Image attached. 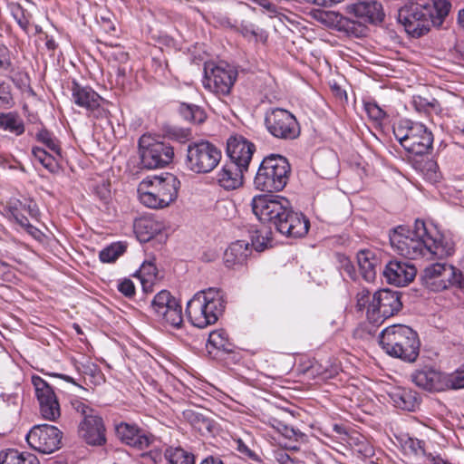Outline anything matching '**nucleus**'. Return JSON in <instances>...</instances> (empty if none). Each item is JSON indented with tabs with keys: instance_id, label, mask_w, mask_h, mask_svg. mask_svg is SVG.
Segmentation results:
<instances>
[{
	"instance_id": "obj_1",
	"label": "nucleus",
	"mask_w": 464,
	"mask_h": 464,
	"mask_svg": "<svg viewBox=\"0 0 464 464\" xmlns=\"http://www.w3.org/2000/svg\"><path fill=\"white\" fill-rule=\"evenodd\" d=\"M390 242L397 253L410 259L443 258L454 253V243L440 235L434 237L423 220L417 219L412 229L399 226L390 234Z\"/></svg>"
},
{
	"instance_id": "obj_2",
	"label": "nucleus",
	"mask_w": 464,
	"mask_h": 464,
	"mask_svg": "<svg viewBox=\"0 0 464 464\" xmlns=\"http://www.w3.org/2000/svg\"><path fill=\"white\" fill-rule=\"evenodd\" d=\"M252 211L264 224L274 227L288 237H303L309 230L310 222L302 214L293 210L285 198L257 195L251 201Z\"/></svg>"
},
{
	"instance_id": "obj_3",
	"label": "nucleus",
	"mask_w": 464,
	"mask_h": 464,
	"mask_svg": "<svg viewBox=\"0 0 464 464\" xmlns=\"http://www.w3.org/2000/svg\"><path fill=\"white\" fill-rule=\"evenodd\" d=\"M223 292L210 287L194 295L188 302L186 313L190 323L198 328H205L216 324L226 307Z\"/></svg>"
},
{
	"instance_id": "obj_4",
	"label": "nucleus",
	"mask_w": 464,
	"mask_h": 464,
	"mask_svg": "<svg viewBox=\"0 0 464 464\" xmlns=\"http://www.w3.org/2000/svg\"><path fill=\"white\" fill-rule=\"evenodd\" d=\"M380 344L385 353L403 361L414 362L420 352L417 333L404 324H393L383 329L379 336Z\"/></svg>"
},
{
	"instance_id": "obj_5",
	"label": "nucleus",
	"mask_w": 464,
	"mask_h": 464,
	"mask_svg": "<svg viewBox=\"0 0 464 464\" xmlns=\"http://www.w3.org/2000/svg\"><path fill=\"white\" fill-rule=\"evenodd\" d=\"M180 182L172 173L143 180L138 188L140 201L150 208H164L178 197Z\"/></svg>"
},
{
	"instance_id": "obj_6",
	"label": "nucleus",
	"mask_w": 464,
	"mask_h": 464,
	"mask_svg": "<svg viewBox=\"0 0 464 464\" xmlns=\"http://www.w3.org/2000/svg\"><path fill=\"white\" fill-rule=\"evenodd\" d=\"M291 165L279 154H270L263 159L254 179L256 189L273 193L283 190L290 177Z\"/></svg>"
},
{
	"instance_id": "obj_7",
	"label": "nucleus",
	"mask_w": 464,
	"mask_h": 464,
	"mask_svg": "<svg viewBox=\"0 0 464 464\" xmlns=\"http://www.w3.org/2000/svg\"><path fill=\"white\" fill-rule=\"evenodd\" d=\"M393 133L403 149L411 154L424 155L432 149L433 134L420 122L407 121L394 128Z\"/></svg>"
},
{
	"instance_id": "obj_8",
	"label": "nucleus",
	"mask_w": 464,
	"mask_h": 464,
	"mask_svg": "<svg viewBox=\"0 0 464 464\" xmlns=\"http://www.w3.org/2000/svg\"><path fill=\"white\" fill-rule=\"evenodd\" d=\"M222 158L221 150L208 140L194 141L188 145L186 166L197 174L211 172Z\"/></svg>"
},
{
	"instance_id": "obj_9",
	"label": "nucleus",
	"mask_w": 464,
	"mask_h": 464,
	"mask_svg": "<svg viewBox=\"0 0 464 464\" xmlns=\"http://www.w3.org/2000/svg\"><path fill=\"white\" fill-rule=\"evenodd\" d=\"M422 285L430 291L440 292L450 286L464 288L462 274L453 266L436 263L427 266L421 276Z\"/></svg>"
},
{
	"instance_id": "obj_10",
	"label": "nucleus",
	"mask_w": 464,
	"mask_h": 464,
	"mask_svg": "<svg viewBox=\"0 0 464 464\" xmlns=\"http://www.w3.org/2000/svg\"><path fill=\"white\" fill-rule=\"evenodd\" d=\"M139 152L142 167L149 169L163 168L174 158L172 146L147 134L139 140Z\"/></svg>"
},
{
	"instance_id": "obj_11",
	"label": "nucleus",
	"mask_w": 464,
	"mask_h": 464,
	"mask_svg": "<svg viewBox=\"0 0 464 464\" xmlns=\"http://www.w3.org/2000/svg\"><path fill=\"white\" fill-rule=\"evenodd\" d=\"M430 10L424 4H411L399 9L397 19L409 35L418 38L426 34L432 23H436Z\"/></svg>"
},
{
	"instance_id": "obj_12",
	"label": "nucleus",
	"mask_w": 464,
	"mask_h": 464,
	"mask_svg": "<svg viewBox=\"0 0 464 464\" xmlns=\"http://www.w3.org/2000/svg\"><path fill=\"white\" fill-rule=\"evenodd\" d=\"M265 126L276 139L292 140L300 135V126L295 116L282 108H272L265 113Z\"/></svg>"
},
{
	"instance_id": "obj_13",
	"label": "nucleus",
	"mask_w": 464,
	"mask_h": 464,
	"mask_svg": "<svg viewBox=\"0 0 464 464\" xmlns=\"http://www.w3.org/2000/svg\"><path fill=\"white\" fill-rule=\"evenodd\" d=\"M237 72L225 63H206L204 68L203 86L217 96H227L237 80Z\"/></svg>"
},
{
	"instance_id": "obj_14",
	"label": "nucleus",
	"mask_w": 464,
	"mask_h": 464,
	"mask_svg": "<svg viewBox=\"0 0 464 464\" xmlns=\"http://www.w3.org/2000/svg\"><path fill=\"white\" fill-rule=\"evenodd\" d=\"M401 298V295L398 291L381 289L375 292L367 310V317L378 322L393 316L402 308Z\"/></svg>"
},
{
	"instance_id": "obj_15",
	"label": "nucleus",
	"mask_w": 464,
	"mask_h": 464,
	"mask_svg": "<svg viewBox=\"0 0 464 464\" xmlns=\"http://www.w3.org/2000/svg\"><path fill=\"white\" fill-rule=\"evenodd\" d=\"M63 432L55 426H34L26 435L28 445L43 454H51L61 448Z\"/></svg>"
},
{
	"instance_id": "obj_16",
	"label": "nucleus",
	"mask_w": 464,
	"mask_h": 464,
	"mask_svg": "<svg viewBox=\"0 0 464 464\" xmlns=\"http://www.w3.org/2000/svg\"><path fill=\"white\" fill-rule=\"evenodd\" d=\"M32 383L42 417L47 420H56L61 416V408L53 389L45 380L37 375L32 377Z\"/></svg>"
},
{
	"instance_id": "obj_17",
	"label": "nucleus",
	"mask_w": 464,
	"mask_h": 464,
	"mask_svg": "<svg viewBox=\"0 0 464 464\" xmlns=\"http://www.w3.org/2000/svg\"><path fill=\"white\" fill-rule=\"evenodd\" d=\"M71 92L72 101L77 106L85 109L89 114L95 118L106 115V111L102 107L103 99L92 88L72 81Z\"/></svg>"
},
{
	"instance_id": "obj_18",
	"label": "nucleus",
	"mask_w": 464,
	"mask_h": 464,
	"mask_svg": "<svg viewBox=\"0 0 464 464\" xmlns=\"http://www.w3.org/2000/svg\"><path fill=\"white\" fill-rule=\"evenodd\" d=\"M117 438L124 444L139 450H146L154 441V436L137 424L121 422L115 426Z\"/></svg>"
},
{
	"instance_id": "obj_19",
	"label": "nucleus",
	"mask_w": 464,
	"mask_h": 464,
	"mask_svg": "<svg viewBox=\"0 0 464 464\" xmlns=\"http://www.w3.org/2000/svg\"><path fill=\"white\" fill-rule=\"evenodd\" d=\"M255 150V144L242 135L231 136L227 141L229 162L240 166L243 169H248Z\"/></svg>"
},
{
	"instance_id": "obj_20",
	"label": "nucleus",
	"mask_w": 464,
	"mask_h": 464,
	"mask_svg": "<svg viewBox=\"0 0 464 464\" xmlns=\"http://www.w3.org/2000/svg\"><path fill=\"white\" fill-rule=\"evenodd\" d=\"M346 14L363 23L377 24L383 21L385 14L382 5L377 0H361L345 6Z\"/></svg>"
},
{
	"instance_id": "obj_21",
	"label": "nucleus",
	"mask_w": 464,
	"mask_h": 464,
	"mask_svg": "<svg viewBox=\"0 0 464 464\" xmlns=\"http://www.w3.org/2000/svg\"><path fill=\"white\" fill-rule=\"evenodd\" d=\"M318 21L328 27L355 37L363 35L365 31V27L361 23L334 11L321 12Z\"/></svg>"
},
{
	"instance_id": "obj_22",
	"label": "nucleus",
	"mask_w": 464,
	"mask_h": 464,
	"mask_svg": "<svg viewBox=\"0 0 464 464\" xmlns=\"http://www.w3.org/2000/svg\"><path fill=\"white\" fill-rule=\"evenodd\" d=\"M411 381L420 388L429 392H441L448 389L446 374L432 366H423L411 375Z\"/></svg>"
},
{
	"instance_id": "obj_23",
	"label": "nucleus",
	"mask_w": 464,
	"mask_h": 464,
	"mask_svg": "<svg viewBox=\"0 0 464 464\" xmlns=\"http://www.w3.org/2000/svg\"><path fill=\"white\" fill-rule=\"evenodd\" d=\"M382 274L388 284L405 286L415 278L417 269L409 262L391 260L386 264Z\"/></svg>"
},
{
	"instance_id": "obj_24",
	"label": "nucleus",
	"mask_w": 464,
	"mask_h": 464,
	"mask_svg": "<svg viewBox=\"0 0 464 464\" xmlns=\"http://www.w3.org/2000/svg\"><path fill=\"white\" fill-rule=\"evenodd\" d=\"M105 431L103 420L97 413L83 419L79 425L81 438L92 446H102L106 443Z\"/></svg>"
},
{
	"instance_id": "obj_25",
	"label": "nucleus",
	"mask_w": 464,
	"mask_h": 464,
	"mask_svg": "<svg viewBox=\"0 0 464 464\" xmlns=\"http://www.w3.org/2000/svg\"><path fill=\"white\" fill-rule=\"evenodd\" d=\"M357 263L362 277L366 282H373L377 270L382 269V262L375 251L362 249L357 253Z\"/></svg>"
},
{
	"instance_id": "obj_26",
	"label": "nucleus",
	"mask_w": 464,
	"mask_h": 464,
	"mask_svg": "<svg viewBox=\"0 0 464 464\" xmlns=\"http://www.w3.org/2000/svg\"><path fill=\"white\" fill-rule=\"evenodd\" d=\"M233 447L238 452L239 457L249 464H262L263 459L253 437L249 433L243 436H236L232 439Z\"/></svg>"
},
{
	"instance_id": "obj_27",
	"label": "nucleus",
	"mask_w": 464,
	"mask_h": 464,
	"mask_svg": "<svg viewBox=\"0 0 464 464\" xmlns=\"http://www.w3.org/2000/svg\"><path fill=\"white\" fill-rule=\"evenodd\" d=\"M240 166L232 162L226 163L217 175V180L220 187L227 190L238 188L243 185L244 172Z\"/></svg>"
},
{
	"instance_id": "obj_28",
	"label": "nucleus",
	"mask_w": 464,
	"mask_h": 464,
	"mask_svg": "<svg viewBox=\"0 0 464 464\" xmlns=\"http://www.w3.org/2000/svg\"><path fill=\"white\" fill-rule=\"evenodd\" d=\"M388 395L396 408L403 411H414L420 404L419 394L411 389L394 387Z\"/></svg>"
},
{
	"instance_id": "obj_29",
	"label": "nucleus",
	"mask_w": 464,
	"mask_h": 464,
	"mask_svg": "<svg viewBox=\"0 0 464 464\" xmlns=\"http://www.w3.org/2000/svg\"><path fill=\"white\" fill-rule=\"evenodd\" d=\"M7 211L21 227L29 221L26 214L32 218L38 215L37 206L32 200L12 199L8 202Z\"/></svg>"
},
{
	"instance_id": "obj_30",
	"label": "nucleus",
	"mask_w": 464,
	"mask_h": 464,
	"mask_svg": "<svg viewBox=\"0 0 464 464\" xmlns=\"http://www.w3.org/2000/svg\"><path fill=\"white\" fill-rule=\"evenodd\" d=\"M252 248L249 244L244 240H237L229 245L224 253V263L227 267H235L243 265L249 255Z\"/></svg>"
},
{
	"instance_id": "obj_31",
	"label": "nucleus",
	"mask_w": 464,
	"mask_h": 464,
	"mask_svg": "<svg viewBox=\"0 0 464 464\" xmlns=\"http://www.w3.org/2000/svg\"><path fill=\"white\" fill-rule=\"evenodd\" d=\"M162 225L150 217H140L133 223L134 232L140 242H148L160 233Z\"/></svg>"
},
{
	"instance_id": "obj_32",
	"label": "nucleus",
	"mask_w": 464,
	"mask_h": 464,
	"mask_svg": "<svg viewBox=\"0 0 464 464\" xmlns=\"http://www.w3.org/2000/svg\"><path fill=\"white\" fill-rule=\"evenodd\" d=\"M206 347L209 353H212L213 350L225 353H231L235 350V345L229 341L227 333L223 330L211 332Z\"/></svg>"
},
{
	"instance_id": "obj_33",
	"label": "nucleus",
	"mask_w": 464,
	"mask_h": 464,
	"mask_svg": "<svg viewBox=\"0 0 464 464\" xmlns=\"http://www.w3.org/2000/svg\"><path fill=\"white\" fill-rule=\"evenodd\" d=\"M0 464H40L38 458L29 452L8 450L0 453Z\"/></svg>"
},
{
	"instance_id": "obj_34",
	"label": "nucleus",
	"mask_w": 464,
	"mask_h": 464,
	"mask_svg": "<svg viewBox=\"0 0 464 464\" xmlns=\"http://www.w3.org/2000/svg\"><path fill=\"white\" fill-rule=\"evenodd\" d=\"M157 319L164 325H169L174 328H179L182 324V311L181 306L178 302H172L170 306L167 307L162 314H159Z\"/></svg>"
},
{
	"instance_id": "obj_35",
	"label": "nucleus",
	"mask_w": 464,
	"mask_h": 464,
	"mask_svg": "<svg viewBox=\"0 0 464 464\" xmlns=\"http://www.w3.org/2000/svg\"><path fill=\"white\" fill-rule=\"evenodd\" d=\"M32 154L47 170L55 173L59 169V160L62 158L56 154H50L45 150L40 147H34Z\"/></svg>"
},
{
	"instance_id": "obj_36",
	"label": "nucleus",
	"mask_w": 464,
	"mask_h": 464,
	"mask_svg": "<svg viewBox=\"0 0 464 464\" xmlns=\"http://www.w3.org/2000/svg\"><path fill=\"white\" fill-rule=\"evenodd\" d=\"M164 456L169 464H195L194 455L180 447L168 448Z\"/></svg>"
},
{
	"instance_id": "obj_37",
	"label": "nucleus",
	"mask_w": 464,
	"mask_h": 464,
	"mask_svg": "<svg viewBox=\"0 0 464 464\" xmlns=\"http://www.w3.org/2000/svg\"><path fill=\"white\" fill-rule=\"evenodd\" d=\"M0 128L17 136L24 132V124L22 119L14 113H2L0 115Z\"/></svg>"
},
{
	"instance_id": "obj_38",
	"label": "nucleus",
	"mask_w": 464,
	"mask_h": 464,
	"mask_svg": "<svg viewBox=\"0 0 464 464\" xmlns=\"http://www.w3.org/2000/svg\"><path fill=\"white\" fill-rule=\"evenodd\" d=\"M127 249V245L123 242H115L102 249L99 253V258L102 263H113Z\"/></svg>"
},
{
	"instance_id": "obj_39",
	"label": "nucleus",
	"mask_w": 464,
	"mask_h": 464,
	"mask_svg": "<svg viewBox=\"0 0 464 464\" xmlns=\"http://www.w3.org/2000/svg\"><path fill=\"white\" fill-rule=\"evenodd\" d=\"M424 5L430 7V13L433 14L432 20H436V23H432V24L438 26L442 24L451 8V4L448 0H433L432 4H424Z\"/></svg>"
},
{
	"instance_id": "obj_40",
	"label": "nucleus",
	"mask_w": 464,
	"mask_h": 464,
	"mask_svg": "<svg viewBox=\"0 0 464 464\" xmlns=\"http://www.w3.org/2000/svg\"><path fill=\"white\" fill-rule=\"evenodd\" d=\"M179 112L186 121L195 124H200L206 120L204 110L194 104L182 103L179 106Z\"/></svg>"
},
{
	"instance_id": "obj_41",
	"label": "nucleus",
	"mask_w": 464,
	"mask_h": 464,
	"mask_svg": "<svg viewBox=\"0 0 464 464\" xmlns=\"http://www.w3.org/2000/svg\"><path fill=\"white\" fill-rule=\"evenodd\" d=\"M185 416L191 425L199 432H209L212 430V421L203 414L193 411H187Z\"/></svg>"
},
{
	"instance_id": "obj_42",
	"label": "nucleus",
	"mask_w": 464,
	"mask_h": 464,
	"mask_svg": "<svg viewBox=\"0 0 464 464\" xmlns=\"http://www.w3.org/2000/svg\"><path fill=\"white\" fill-rule=\"evenodd\" d=\"M172 302H177V300L169 291L162 290L158 293L151 302V308L154 311L155 315L157 316L159 314H162V311L170 306Z\"/></svg>"
},
{
	"instance_id": "obj_43",
	"label": "nucleus",
	"mask_w": 464,
	"mask_h": 464,
	"mask_svg": "<svg viewBox=\"0 0 464 464\" xmlns=\"http://www.w3.org/2000/svg\"><path fill=\"white\" fill-rule=\"evenodd\" d=\"M36 140L44 144L53 153L61 157V147L59 140L46 129H42L36 134Z\"/></svg>"
},
{
	"instance_id": "obj_44",
	"label": "nucleus",
	"mask_w": 464,
	"mask_h": 464,
	"mask_svg": "<svg viewBox=\"0 0 464 464\" xmlns=\"http://www.w3.org/2000/svg\"><path fill=\"white\" fill-rule=\"evenodd\" d=\"M353 452L362 459H369L374 455V449L364 438H352Z\"/></svg>"
},
{
	"instance_id": "obj_45",
	"label": "nucleus",
	"mask_w": 464,
	"mask_h": 464,
	"mask_svg": "<svg viewBox=\"0 0 464 464\" xmlns=\"http://www.w3.org/2000/svg\"><path fill=\"white\" fill-rule=\"evenodd\" d=\"M425 442L416 438H407L402 443V448L405 452L412 454L414 456H426Z\"/></svg>"
},
{
	"instance_id": "obj_46",
	"label": "nucleus",
	"mask_w": 464,
	"mask_h": 464,
	"mask_svg": "<svg viewBox=\"0 0 464 464\" xmlns=\"http://www.w3.org/2000/svg\"><path fill=\"white\" fill-rule=\"evenodd\" d=\"M411 103L416 111L425 113L435 110L438 106V102L436 99L432 98L431 100H429L420 95L413 96Z\"/></svg>"
},
{
	"instance_id": "obj_47",
	"label": "nucleus",
	"mask_w": 464,
	"mask_h": 464,
	"mask_svg": "<svg viewBox=\"0 0 464 464\" xmlns=\"http://www.w3.org/2000/svg\"><path fill=\"white\" fill-rule=\"evenodd\" d=\"M448 389L464 388V366L450 375L446 374Z\"/></svg>"
},
{
	"instance_id": "obj_48",
	"label": "nucleus",
	"mask_w": 464,
	"mask_h": 464,
	"mask_svg": "<svg viewBox=\"0 0 464 464\" xmlns=\"http://www.w3.org/2000/svg\"><path fill=\"white\" fill-rule=\"evenodd\" d=\"M365 110L368 116L378 122L382 121L386 117V112L375 102L365 103Z\"/></svg>"
},
{
	"instance_id": "obj_49",
	"label": "nucleus",
	"mask_w": 464,
	"mask_h": 464,
	"mask_svg": "<svg viewBox=\"0 0 464 464\" xmlns=\"http://www.w3.org/2000/svg\"><path fill=\"white\" fill-rule=\"evenodd\" d=\"M337 256L340 263V268L343 271V273H345L350 278L353 280L357 278L355 267L351 262V260L343 255L338 254Z\"/></svg>"
},
{
	"instance_id": "obj_50",
	"label": "nucleus",
	"mask_w": 464,
	"mask_h": 464,
	"mask_svg": "<svg viewBox=\"0 0 464 464\" xmlns=\"http://www.w3.org/2000/svg\"><path fill=\"white\" fill-rule=\"evenodd\" d=\"M12 14L19 26L24 30L27 31L29 26V19L26 17L24 14V10L21 7V5H16L12 8Z\"/></svg>"
},
{
	"instance_id": "obj_51",
	"label": "nucleus",
	"mask_w": 464,
	"mask_h": 464,
	"mask_svg": "<svg viewBox=\"0 0 464 464\" xmlns=\"http://www.w3.org/2000/svg\"><path fill=\"white\" fill-rule=\"evenodd\" d=\"M168 136L171 140L183 143L189 140L191 132L188 129L171 128L168 130Z\"/></svg>"
},
{
	"instance_id": "obj_52",
	"label": "nucleus",
	"mask_w": 464,
	"mask_h": 464,
	"mask_svg": "<svg viewBox=\"0 0 464 464\" xmlns=\"http://www.w3.org/2000/svg\"><path fill=\"white\" fill-rule=\"evenodd\" d=\"M72 409L80 413L83 419H87L90 415H95L96 411L91 408L89 405H87L85 402L75 399L71 401Z\"/></svg>"
},
{
	"instance_id": "obj_53",
	"label": "nucleus",
	"mask_w": 464,
	"mask_h": 464,
	"mask_svg": "<svg viewBox=\"0 0 464 464\" xmlns=\"http://www.w3.org/2000/svg\"><path fill=\"white\" fill-rule=\"evenodd\" d=\"M140 276L142 280H151L156 276L157 268L155 265L151 262H144L140 269Z\"/></svg>"
},
{
	"instance_id": "obj_54",
	"label": "nucleus",
	"mask_w": 464,
	"mask_h": 464,
	"mask_svg": "<svg viewBox=\"0 0 464 464\" xmlns=\"http://www.w3.org/2000/svg\"><path fill=\"white\" fill-rule=\"evenodd\" d=\"M118 290L126 297H131L135 295V286L129 278H124L118 284Z\"/></svg>"
},
{
	"instance_id": "obj_55",
	"label": "nucleus",
	"mask_w": 464,
	"mask_h": 464,
	"mask_svg": "<svg viewBox=\"0 0 464 464\" xmlns=\"http://www.w3.org/2000/svg\"><path fill=\"white\" fill-rule=\"evenodd\" d=\"M371 292L367 289H362L358 292L356 295V306L359 310H362L364 308H368L371 304Z\"/></svg>"
},
{
	"instance_id": "obj_56",
	"label": "nucleus",
	"mask_w": 464,
	"mask_h": 464,
	"mask_svg": "<svg viewBox=\"0 0 464 464\" xmlns=\"http://www.w3.org/2000/svg\"><path fill=\"white\" fill-rule=\"evenodd\" d=\"M0 69L12 71V63L9 50L5 46H0Z\"/></svg>"
},
{
	"instance_id": "obj_57",
	"label": "nucleus",
	"mask_w": 464,
	"mask_h": 464,
	"mask_svg": "<svg viewBox=\"0 0 464 464\" xmlns=\"http://www.w3.org/2000/svg\"><path fill=\"white\" fill-rule=\"evenodd\" d=\"M276 460L280 464H301L299 460L292 458L288 453L285 451H279L276 454Z\"/></svg>"
},
{
	"instance_id": "obj_58",
	"label": "nucleus",
	"mask_w": 464,
	"mask_h": 464,
	"mask_svg": "<svg viewBox=\"0 0 464 464\" xmlns=\"http://www.w3.org/2000/svg\"><path fill=\"white\" fill-rule=\"evenodd\" d=\"M256 42L266 43L267 40V33L260 28L256 29L254 34L252 35Z\"/></svg>"
},
{
	"instance_id": "obj_59",
	"label": "nucleus",
	"mask_w": 464,
	"mask_h": 464,
	"mask_svg": "<svg viewBox=\"0 0 464 464\" xmlns=\"http://www.w3.org/2000/svg\"><path fill=\"white\" fill-rule=\"evenodd\" d=\"M427 459L433 464H452L448 459H443L440 455H432L429 453Z\"/></svg>"
},
{
	"instance_id": "obj_60",
	"label": "nucleus",
	"mask_w": 464,
	"mask_h": 464,
	"mask_svg": "<svg viewBox=\"0 0 464 464\" xmlns=\"http://www.w3.org/2000/svg\"><path fill=\"white\" fill-rule=\"evenodd\" d=\"M256 27L254 24H242L240 31L245 37L252 36Z\"/></svg>"
},
{
	"instance_id": "obj_61",
	"label": "nucleus",
	"mask_w": 464,
	"mask_h": 464,
	"mask_svg": "<svg viewBox=\"0 0 464 464\" xmlns=\"http://www.w3.org/2000/svg\"><path fill=\"white\" fill-rule=\"evenodd\" d=\"M7 87L4 84L0 85V100L4 103H9L11 101V95L8 91H6Z\"/></svg>"
},
{
	"instance_id": "obj_62",
	"label": "nucleus",
	"mask_w": 464,
	"mask_h": 464,
	"mask_svg": "<svg viewBox=\"0 0 464 464\" xmlns=\"http://www.w3.org/2000/svg\"><path fill=\"white\" fill-rule=\"evenodd\" d=\"M23 228L25 229V231L30 234L31 236H33L34 237H37L40 234V230L38 228H36L34 226H33L32 224H30V222H26L23 227Z\"/></svg>"
},
{
	"instance_id": "obj_63",
	"label": "nucleus",
	"mask_w": 464,
	"mask_h": 464,
	"mask_svg": "<svg viewBox=\"0 0 464 464\" xmlns=\"http://www.w3.org/2000/svg\"><path fill=\"white\" fill-rule=\"evenodd\" d=\"M200 464H224L223 461L218 457H208Z\"/></svg>"
},
{
	"instance_id": "obj_64",
	"label": "nucleus",
	"mask_w": 464,
	"mask_h": 464,
	"mask_svg": "<svg viewBox=\"0 0 464 464\" xmlns=\"http://www.w3.org/2000/svg\"><path fill=\"white\" fill-rule=\"evenodd\" d=\"M458 23L460 27L464 30V9L459 12Z\"/></svg>"
}]
</instances>
